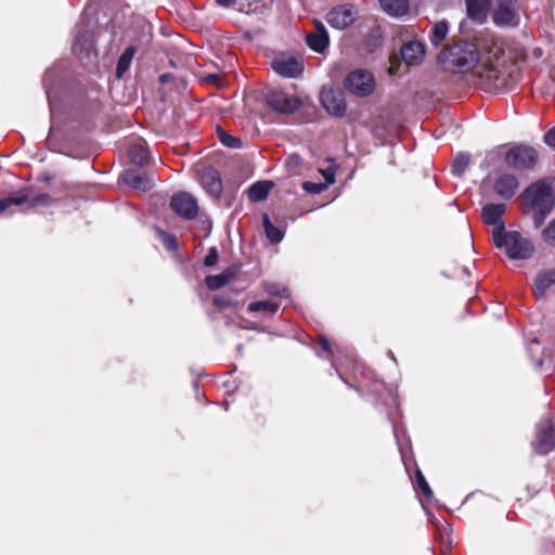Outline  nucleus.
<instances>
[{"instance_id":"f257e3e1","label":"nucleus","mask_w":555,"mask_h":555,"mask_svg":"<svg viewBox=\"0 0 555 555\" xmlns=\"http://www.w3.org/2000/svg\"><path fill=\"white\" fill-rule=\"evenodd\" d=\"M481 50L495 60L503 55L499 41L491 34H481L477 38V43L456 41L450 44L440 52L438 61L446 70L465 73L477 65Z\"/></svg>"},{"instance_id":"f03ea898","label":"nucleus","mask_w":555,"mask_h":555,"mask_svg":"<svg viewBox=\"0 0 555 555\" xmlns=\"http://www.w3.org/2000/svg\"><path fill=\"white\" fill-rule=\"evenodd\" d=\"M522 197L527 205L525 212H533V224L539 229L555 207L553 180H538L522 192Z\"/></svg>"},{"instance_id":"7ed1b4c3","label":"nucleus","mask_w":555,"mask_h":555,"mask_svg":"<svg viewBox=\"0 0 555 555\" xmlns=\"http://www.w3.org/2000/svg\"><path fill=\"white\" fill-rule=\"evenodd\" d=\"M492 238L494 245L498 248H503L511 259H529L533 253L532 243L517 231L493 229Z\"/></svg>"},{"instance_id":"20e7f679","label":"nucleus","mask_w":555,"mask_h":555,"mask_svg":"<svg viewBox=\"0 0 555 555\" xmlns=\"http://www.w3.org/2000/svg\"><path fill=\"white\" fill-rule=\"evenodd\" d=\"M538 162L537 151L527 145H517L508 150L505 155L507 167L515 170H528L535 166Z\"/></svg>"},{"instance_id":"39448f33","label":"nucleus","mask_w":555,"mask_h":555,"mask_svg":"<svg viewBox=\"0 0 555 555\" xmlns=\"http://www.w3.org/2000/svg\"><path fill=\"white\" fill-rule=\"evenodd\" d=\"M375 86L376 83L373 74L365 69H357L349 73L345 81L346 89L350 93L360 98H364L373 93Z\"/></svg>"},{"instance_id":"423d86ee","label":"nucleus","mask_w":555,"mask_h":555,"mask_svg":"<svg viewBox=\"0 0 555 555\" xmlns=\"http://www.w3.org/2000/svg\"><path fill=\"white\" fill-rule=\"evenodd\" d=\"M532 447L540 454H547L555 448V426L550 418H542L538 423Z\"/></svg>"},{"instance_id":"0eeeda50","label":"nucleus","mask_w":555,"mask_h":555,"mask_svg":"<svg viewBox=\"0 0 555 555\" xmlns=\"http://www.w3.org/2000/svg\"><path fill=\"white\" fill-rule=\"evenodd\" d=\"M266 101L273 111L281 114H292L300 105V102L296 96L279 89H270L266 93Z\"/></svg>"},{"instance_id":"6e6552de","label":"nucleus","mask_w":555,"mask_h":555,"mask_svg":"<svg viewBox=\"0 0 555 555\" xmlns=\"http://www.w3.org/2000/svg\"><path fill=\"white\" fill-rule=\"evenodd\" d=\"M170 207L177 215L186 220L194 219L198 212L196 199L186 192L175 194L171 197Z\"/></svg>"},{"instance_id":"1a4fd4ad","label":"nucleus","mask_w":555,"mask_h":555,"mask_svg":"<svg viewBox=\"0 0 555 555\" xmlns=\"http://www.w3.org/2000/svg\"><path fill=\"white\" fill-rule=\"evenodd\" d=\"M356 9L351 4H343L333 8L326 16L327 23L336 29H345L356 20Z\"/></svg>"},{"instance_id":"9d476101","label":"nucleus","mask_w":555,"mask_h":555,"mask_svg":"<svg viewBox=\"0 0 555 555\" xmlns=\"http://www.w3.org/2000/svg\"><path fill=\"white\" fill-rule=\"evenodd\" d=\"M320 99L324 108L332 115L343 116L346 113V100L341 91L335 89H323Z\"/></svg>"},{"instance_id":"9b49d317","label":"nucleus","mask_w":555,"mask_h":555,"mask_svg":"<svg viewBox=\"0 0 555 555\" xmlns=\"http://www.w3.org/2000/svg\"><path fill=\"white\" fill-rule=\"evenodd\" d=\"M271 66L278 75L284 78H296L304 72L301 62L292 56L275 57Z\"/></svg>"},{"instance_id":"f8f14e48","label":"nucleus","mask_w":555,"mask_h":555,"mask_svg":"<svg viewBox=\"0 0 555 555\" xmlns=\"http://www.w3.org/2000/svg\"><path fill=\"white\" fill-rule=\"evenodd\" d=\"M518 188L519 181L517 177L508 172L500 173L493 183V191L503 199L512 198L516 194Z\"/></svg>"},{"instance_id":"ddd939ff","label":"nucleus","mask_w":555,"mask_h":555,"mask_svg":"<svg viewBox=\"0 0 555 555\" xmlns=\"http://www.w3.org/2000/svg\"><path fill=\"white\" fill-rule=\"evenodd\" d=\"M505 210V204H487L481 209V218L486 224L493 225V229H505L502 220Z\"/></svg>"},{"instance_id":"4468645a","label":"nucleus","mask_w":555,"mask_h":555,"mask_svg":"<svg viewBox=\"0 0 555 555\" xmlns=\"http://www.w3.org/2000/svg\"><path fill=\"white\" fill-rule=\"evenodd\" d=\"M201 184L214 198H218L222 192V181L219 172L214 168H205L201 173Z\"/></svg>"},{"instance_id":"2eb2a0df","label":"nucleus","mask_w":555,"mask_h":555,"mask_svg":"<svg viewBox=\"0 0 555 555\" xmlns=\"http://www.w3.org/2000/svg\"><path fill=\"white\" fill-rule=\"evenodd\" d=\"M308 47L318 52L323 53L330 43L327 30L322 23H317L315 30L307 35L306 38Z\"/></svg>"},{"instance_id":"dca6fc26","label":"nucleus","mask_w":555,"mask_h":555,"mask_svg":"<svg viewBox=\"0 0 555 555\" xmlns=\"http://www.w3.org/2000/svg\"><path fill=\"white\" fill-rule=\"evenodd\" d=\"M401 56L408 65H418L425 56V47L420 41H409L401 48Z\"/></svg>"},{"instance_id":"f3484780","label":"nucleus","mask_w":555,"mask_h":555,"mask_svg":"<svg viewBox=\"0 0 555 555\" xmlns=\"http://www.w3.org/2000/svg\"><path fill=\"white\" fill-rule=\"evenodd\" d=\"M124 181L127 185L140 192H147L153 188V180L138 170L126 171Z\"/></svg>"},{"instance_id":"a211bd4d","label":"nucleus","mask_w":555,"mask_h":555,"mask_svg":"<svg viewBox=\"0 0 555 555\" xmlns=\"http://www.w3.org/2000/svg\"><path fill=\"white\" fill-rule=\"evenodd\" d=\"M383 12L387 15L401 18L410 12V0H378Z\"/></svg>"},{"instance_id":"6ab92c4d","label":"nucleus","mask_w":555,"mask_h":555,"mask_svg":"<svg viewBox=\"0 0 555 555\" xmlns=\"http://www.w3.org/2000/svg\"><path fill=\"white\" fill-rule=\"evenodd\" d=\"M553 285H555V268L539 272L533 285L535 297H543Z\"/></svg>"},{"instance_id":"aec40b11","label":"nucleus","mask_w":555,"mask_h":555,"mask_svg":"<svg viewBox=\"0 0 555 555\" xmlns=\"http://www.w3.org/2000/svg\"><path fill=\"white\" fill-rule=\"evenodd\" d=\"M516 12L507 3H499L493 13V22L498 26H513L516 24Z\"/></svg>"},{"instance_id":"412c9836","label":"nucleus","mask_w":555,"mask_h":555,"mask_svg":"<svg viewBox=\"0 0 555 555\" xmlns=\"http://www.w3.org/2000/svg\"><path fill=\"white\" fill-rule=\"evenodd\" d=\"M490 7L489 0H467L466 9L468 16L478 22L482 23L486 17Z\"/></svg>"},{"instance_id":"4be33fe9","label":"nucleus","mask_w":555,"mask_h":555,"mask_svg":"<svg viewBox=\"0 0 555 555\" xmlns=\"http://www.w3.org/2000/svg\"><path fill=\"white\" fill-rule=\"evenodd\" d=\"M74 51L89 56L93 51V35L88 30H78L75 36Z\"/></svg>"},{"instance_id":"5701e85b","label":"nucleus","mask_w":555,"mask_h":555,"mask_svg":"<svg viewBox=\"0 0 555 555\" xmlns=\"http://www.w3.org/2000/svg\"><path fill=\"white\" fill-rule=\"evenodd\" d=\"M273 183L271 181H259L251 184L248 189V198L250 202L258 203L268 197Z\"/></svg>"},{"instance_id":"b1692460","label":"nucleus","mask_w":555,"mask_h":555,"mask_svg":"<svg viewBox=\"0 0 555 555\" xmlns=\"http://www.w3.org/2000/svg\"><path fill=\"white\" fill-rule=\"evenodd\" d=\"M128 154L131 162L138 166L146 165L150 158V153L144 142L132 144L129 147Z\"/></svg>"},{"instance_id":"393cba45","label":"nucleus","mask_w":555,"mask_h":555,"mask_svg":"<svg viewBox=\"0 0 555 555\" xmlns=\"http://www.w3.org/2000/svg\"><path fill=\"white\" fill-rule=\"evenodd\" d=\"M135 54L134 47H128L122 54L119 56L116 67V77L121 78L124 74L129 69L131 61Z\"/></svg>"},{"instance_id":"a878e982","label":"nucleus","mask_w":555,"mask_h":555,"mask_svg":"<svg viewBox=\"0 0 555 555\" xmlns=\"http://www.w3.org/2000/svg\"><path fill=\"white\" fill-rule=\"evenodd\" d=\"M262 223L264 228V233L270 242L280 243L283 240V231L271 222L267 214L262 216Z\"/></svg>"},{"instance_id":"bb28decb","label":"nucleus","mask_w":555,"mask_h":555,"mask_svg":"<svg viewBox=\"0 0 555 555\" xmlns=\"http://www.w3.org/2000/svg\"><path fill=\"white\" fill-rule=\"evenodd\" d=\"M448 31L449 25L446 21L436 23L429 35L431 44L438 47L447 38Z\"/></svg>"},{"instance_id":"cd10ccee","label":"nucleus","mask_w":555,"mask_h":555,"mask_svg":"<svg viewBox=\"0 0 555 555\" xmlns=\"http://www.w3.org/2000/svg\"><path fill=\"white\" fill-rule=\"evenodd\" d=\"M28 201V194L20 192L9 197L0 198V214L8 211L13 206H20Z\"/></svg>"},{"instance_id":"c85d7f7f","label":"nucleus","mask_w":555,"mask_h":555,"mask_svg":"<svg viewBox=\"0 0 555 555\" xmlns=\"http://www.w3.org/2000/svg\"><path fill=\"white\" fill-rule=\"evenodd\" d=\"M470 163V157L468 154L460 153L452 164V173L456 177H462L466 171L468 165Z\"/></svg>"},{"instance_id":"c756f323","label":"nucleus","mask_w":555,"mask_h":555,"mask_svg":"<svg viewBox=\"0 0 555 555\" xmlns=\"http://www.w3.org/2000/svg\"><path fill=\"white\" fill-rule=\"evenodd\" d=\"M279 304L269 300L254 301L248 305L250 312L266 311L271 314L275 313L279 309Z\"/></svg>"},{"instance_id":"7c9ffc66","label":"nucleus","mask_w":555,"mask_h":555,"mask_svg":"<svg viewBox=\"0 0 555 555\" xmlns=\"http://www.w3.org/2000/svg\"><path fill=\"white\" fill-rule=\"evenodd\" d=\"M231 275L222 272L216 275H208L205 280L206 285L209 289H219L230 281Z\"/></svg>"},{"instance_id":"2f4dec72","label":"nucleus","mask_w":555,"mask_h":555,"mask_svg":"<svg viewBox=\"0 0 555 555\" xmlns=\"http://www.w3.org/2000/svg\"><path fill=\"white\" fill-rule=\"evenodd\" d=\"M217 133H218V138H219L220 142L224 146H228V147H231V149H237V147H240L242 145V141L240 139H237V138L227 133L221 128L217 129Z\"/></svg>"},{"instance_id":"473e14b6","label":"nucleus","mask_w":555,"mask_h":555,"mask_svg":"<svg viewBox=\"0 0 555 555\" xmlns=\"http://www.w3.org/2000/svg\"><path fill=\"white\" fill-rule=\"evenodd\" d=\"M331 184H333V179H331L330 177L327 182L315 183L311 181H306L304 182L302 188L308 193L320 194L323 191H325Z\"/></svg>"},{"instance_id":"72a5a7b5","label":"nucleus","mask_w":555,"mask_h":555,"mask_svg":"<svg viewBox=\"0 0 555 555\" xmlns=\"http://www.w3.org/2000/svg\"><path fill=\"white\" fill-rule=\"evenodd\" d=\"M28 206L30 208L39 207V206H49L52 203V198L47 193L38 194L31 198L28 197Z\"/></svg>"},{"instance_id":"f704fd0d","label":"nucleus","mask_w":555,"mask_h":555,"mask_svg":"<svg viewBox=\"0 0 555 555\" xmlns=\"http://www.w3.org/2000/svg\"><path fill=\"white\" fill-rule=\"evenodd\" d=\"M416 483L420 491H422L427 499L433 498V491L420 469L416 472Z\"/></svg>"},{"instance_id":"c9c22d12","label":"nucleus","mask_w":555,"mask_h":555,"mask_svg":"<svg viewBox=\"0 0 555 555\" xmlns=\"http://www.w3.org/2000/svg\"><path fill=\"white\" fill-rule=\"evenodd\" d=\"M264 291L271 296L288 297V289L278 284H267Z\"/></svg>"},{"instance_id":"e433bc0d","label":"nucleus","mask_w":555,"mask_h":555,"mask_svg":"<svg viewBox=\"0 0 555 555\" xmlns=\"http://www.w3.org/2000/svg\"><path fill=\"white\" fill-rule=\"evenodd\" d=\"M542 238L547 244H555V219L541 233Z\"/></svg>"},{"instance_id":"4c0bfd02","label":"nucleus","mask_w":555,"mask_h":555,"mask_svg":"<svg viewBox=\"0 0 555 555\" xmlns=\"http://www.w3.org/2000/svg\"><path fill=\"white\" fill-rule=\"evenodd\" d=\"M218 257L219 256L217 249L215 247H211L204 258V264L206 267H212L214 264H216Z\"/></svg>"},{"instance_id":"58836bf2","label":"nucleus","mask_w":555,"mask_h":555,"mask_svg":"<svg viewBox=\"0 0 555 555\" xmlns=\"http://www.w3.org/2000/svg\"><path fill=\"white\" fill-rule=\"evenodd\" d=\"M488 80H496L499 78V70L493 64L485 65V74H482Z\"/></svg>"},{"instance_id":"ea45409f","label":"nucleus","mask_w":555,"mask_h":555,"mask_svg":"<svg viewBox=\"0 0 555 555\" xmlns=\"http://www.w3.org/2000/svg\"><path fill=\"white\" fill-rule=\"evenodd\" d=\"M302 163V158L298 154H291L286 159V166L295 169Z\"/></svg>"},{"instance_id":"a19ab883","label":"nucleus","mask_w":555,"mask_h":555,"mask_svg":"<svg viewBox=\"0 0 555 555\" xmlns=\"http://www.w3.org/2000/svg\"><path fill=\"white\" fill-rule=\"evenodd\" d=\"M544 142L552 147H555V127L551 128L545 134H544Z\"/></svg>"},{"instance_id":"79ce46f5","label":"nucleus","mask_w":555,"mask_h":555,"mask_svg":"<svg viewBox=\"0 0 555 555\" xmlns=\"http://www.w3.org/2000/svg\"><path fill=\"white\" fill-rule=\"evenodd\" d=\"M221 76L219 74H209L205 77V81L209 83L219 85L221 81Z\"/></svg>"},{"instance_id":"37998d69","label":"nucleus","mask_w":555,"mask_h":555,"mask_svg":"<svg viewBox=\"0 0 555 555\" xmlns=\"http://www.w3.org/2000/svg\"><path fill=\"white\" fill-rule=\"evenodd\" d=\"M320 172L324 176V179H325L324 182L328 181L330 176H331V179H333V183L335 182V172L332 169L320 170Z\"/></svg>"},{"instance_id":"c03bdc74","label":"nucleus","mask_w":555,"mask_h":555,"mask_svg":"<svg viewBox=\"0 0 555 555\" xmlns=\"http://www.w3.org/2000/svg\"><path fill=\"white\" fill-rule=\"evenodd\" d=\"M319 344L321 345L324 351L332 353L331 345L325 338H321Z\"/></svg>"},{"instance_id":"a18cd8bd","label":"nucleus","mask_w":555,"mask_h":555,"mask_svg":"<svg viewBox=\"0 0 555 555\" xmlns=\"http://www.w3.org/2000/svg\"><path fill=\"white\" fill-rule=\"evenodd\" d=\"M165 244L168 249L175 248L176 247V238L173 236H168L165 241Z\"/></svg>"},{"instance_id":"49530a36","label":"nucleus","mask_w":555,"mask_h":555,"mask_svg":"<svg viewBox=\"0 0 555 555\" xmlns=\"http://www.w3.org/2000/svg\"><path fill=\"white\" fill-rule=\"evenodd\" d=\"M216 2L221 7H230L235 2V0H216Z\"/></svg>"},{"instance_id":"de8ad7c7","label":"nucleus","mask_w":555,"mask_h":555,"mask_svg":"<svg viewBox=\"0 0 555 555\" xmlns=\"http://www.w3.org/2000/svg\"><path fill=\"white\" fill-rule=\"evenodd\" d=\"M159 79H160L162 82H167L170 79V75L169 74H164V75L160 76Z\"/></svg>"}]
</instances>
